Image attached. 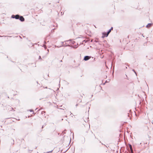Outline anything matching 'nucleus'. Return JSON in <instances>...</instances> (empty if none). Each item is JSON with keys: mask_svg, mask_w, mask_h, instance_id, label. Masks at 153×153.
<instances>
[{"mask_svg": "<svg viewBox=\"0 0 153 153\" xmlns=\"http://www.w3.org/2000/svg\"><path fill=\"white\" fill-rule=\"evenodd\" d=\"M11 17L13 18H15L16 19H19L21 22H23L25 20V19L23 16H20L19 15H13Z\"/></svg>", "mask_w": 153, "mask_h": 153, "instance_id": "nucleus-1", "label": "nucleus"}, {"mask_svg": "<svg viewBox=\"0 0 153 153\" xmlns=\"http://www.w3.org/2000/svg\"><path fill=\"white\" fill-rule=\"evenodd\" d=\"M91 57V56H85L84 58V60L85 61H87L90 59Z\"/></svg>", "mask_w": 153, "mask_h": 153, "instance_id": "nucleus-2", "label": "nucleus"}, {"mask_svg": "<svg viewBox=\"0 0 153 153\" xmlns=\"http://www.w3.org/2000/svg\"><path fill=\"white\" fill-rule=\"evenodd\" d=\"M108 35H107V33H103L102 34V37L103 38L105 37H107Z\"/></svg>", "mask_w": 153, "mask_h": 153, "instance_id": "nucleus-3", "label": "nucleus"}, {"mask_svg": "<svg viewBox=\"0 0 153 153\" xmlns=\"http://www.w3.org/2000/svg\"><path fill=\"white\" fill-rule=\"evenodd\" d=\"M152 23H149L146 25V27L147 28H149L152 26Z\"/></svg>", "mask_w": 153, "mask_h": 153, "instance_id": "nucleus-4", "label": "nucleus"}, {"mask_svg": "<svg viewBox=\"0 0 153 153\" xmlns=\"http://www.w3.org/2000/svg\"><path fill=\"white\" fill-rule=\"evenodd\" d=\"M13 110V109L11 107H9L8 108V110H9V111H12V110Z\"/></svg>", "mask_w": 153, "mask_h": 153, "instance_id": "nucleus-5", "label": "nucleus"}, {"mask_svg": "<svg viewBox=\"0 0 153 153\" xmlns=\"http://www.w3.org/2000/svg\"><path fill=\"white\" fill-rule=\"evenodd\" d=\"M113 29V27H111V29L108 31L107 32V35H108L109 33H110L111 30H112Z\"/></svg>", "mask_w": 153, "mask_h": 153, "instance_id": "nucleus-6", "label": "nucleus"}, {"mask_svg": "<svg viewBox=\"0 0 153 153\" xmlns=\"http://www.w3.org/2000/svg\"><path fill=\"white\" fill-rule=\"evenodd\" d=\"M129 148H130V149L131 151V152H132L133 151V149H132V146H131V145H129Z\"/></svg>", "mask_w": 153, "mask_h": 153, "instance_id": "nucleus-7", "label": "nucleus"}, {"mask_svg": "<svg viewBox=\"0 0 153 153\" xmlns=\"http://www.w3.org/2000/svg\"><path fill=\"white\" fill-rule=\"evenodd\" d=\"M82 101V100L81 99H79L77 100V102H81Z\"/></svg>", "mask_w": 153, "mask_h": 153, "instance_id": "nucleus-8", "label": "nucleus"}, {"mask_svg": "<svg viewBox=\"0 0 153 153\" xmlns=\"http://www.w3.org/2000/svg\"><path fill=\"white\" fill-rule=\"evenodd\" d=\"M39 59H41V60H42V58H41V56H39Z\"/></svg>", "mask_w": 153, "mask_h": 153, "instance_id": "nucleus-9", "label": "nucleus"}, {"mask_svg": "<svg viewBox=\"0 0 153 153\" xmlns=\"http://www.w3.org/2000/svg\"><path fill=\"white\" fill-rule=\"evenodd\" d=\"M60 62H62V60H61L60 61Z\"/></svg>", "mask_w": 153, "mask_h": 153, "instance_id": "nucleus-10", "label": "nucleus"}]
</instances>
